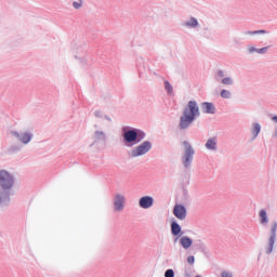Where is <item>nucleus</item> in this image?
I'll use <instances>...</instances> for the list:
<instances>
[{"mask_svg":"<svg viewBox=\"0 0 277 277\" xmlns=\"http://www.w3.org/2000/svg\"><path fill=\"white\" fill-rule=\"evenodd\" d=\"M200 116V108H198V104L194 101L188 102V106L185 108L183 116L180 120V128L181 129H187L194 120H196V117Z\"/></svg>","mask_w":277,"mask_h":277,"instance_id":"obj_1","label":"nucleus"},{"mask_svg":"<svg viewBox=\"0 0 277 277\" xmlns=\"http://www.w3.org/2000/svg\"><path fill=\"white\" fill-rule=\"evenodd\" d=\"M183 146H184V156L182 158L183 166H185L186 168H189V166H192V161L194 160V155L196 154V151L187 141H184Z\"/></svg>","mask_w":277,"mask_h":277,"instance_id":"obj_2","label":"nucleus"},{"mask_svg":"<svg viewBox=\"0 0 277 277\" xmlns=\"http://www.w3.org/2000/svg\"><path fill=\"white\" fill-rule=\"evenodd\" d=\"M153 148V143L145 141L137 147L131 150V157H142L143 155H146Z\"/></svg>","mask_w":277,"mask_h":277,"instance_id":"obj_3","label":"nucleus"},{"mask_svg":"<svg viewBox=\"0 0 277 277\" xmlns=\"http://www.w3.org/2000/svg\"><path fill=\"white\" fill-rule=\"evenodd\" d=\"M0 185L2 189H10L14 185V179L5 170L0 171Z\"/></svg>","mask_w":277,"mask_h":277,"instance_id":"obj_4","label":"nucleus"},{"mask_svg":"<svg viewBox=\"0 0 277 277\" xmlns=\"http://www.w3.org/2000/svg\"><path fill=\"white\" fill-rule=\"evenodd\" d=\"M276 230H277V223L273 222L271 225V237L268 240V247L266 249L267 254H272L274 250V243H276Z\"/></svg>","mask_w":277,"mask_h":277,"instance_id":"obj_5","label":"nucleus"},{"mask_svg":"<svg viewBox=\"0 0 277 277\" xmlns=\"http://www.w3.org/2000/svg\"><path fill=\"white\" fill-rule=\"evenodd\" d=\"M173 215H175L177 220H185V217H187V209L183 205H175L173 208Z\"/></svg>","mask_w":277,"mask_h":277,"instance_id":"obj_6","label":"nucleus"},{"mask_svg":"<svg viewBox=\"0 0 277 277\" xmlns=\"http://www.w3.org/2000/svg\"><path fill=\"white\" fill-rule=\"evenodd\" d=\"M123 140L128 146H133V142H137V132L135 130L124 132Z\"/></svg>","mask_w":277,"mask_h":277,"instance_id":"obj_7","label":"nucleus"},{"mask_svg":"<svg viewBox=\"0 0 277 277\" xmlns=\"http://www.w3.org/2000/svg\"><path fill=\"white\" fill-rule=\"evenodd\" d=\"M138 205L141 209H150L155 205V199L150 196H144L140 199Z\"/></svg>","mask_w":277,"mask_h":277,"instance_id":"obj_8","label":"nucleus"},{"mask_svg":"<svg viewBox=\"0 0 277 277\" xmlns=\"http://www.w3.org/2000/svg\"><path fill=\"white\" fill-rule=\"evenodd\" d=\"M124 209V196L116 195L115 197V210L122 211Z\"/></svg>","mask_w":277,"mask_h":277,"instance_id":"obj_9","label":"nucleus"},{"mask_svg":"<svg viewBox=\"0 0 277 277\" xmlns=\"http://www.w3.org/2000/svg\"><path fill=\"white\" fill-rule=\"evenodd\" d=\"M193 243H194V241L192 240V238H189L187 236H183L180 239V245L182 246V248H184V250H189V248H192Z\"/></svg>","mask_w":277,"mask_h":277,"instance_id":"obj_10","label":"nucleus"},{"mask_svg":"<svg viewBox=\"0 0 277 277\" xmlns=\"http://www.w3.org/2000/svg\"><path fill=\"white\" fill-rule=\"evenodd\" d=\"M12 135L18 137L19 141L23 142V144H29V142H31V134L29 133H24L19 135L17 132H12Z\"/></svg>","mask_w":277,"mask_h":277,"instance_id":"obj_11","label":"nucleus"},{"mask_svg":"<svg viewBox=\"0 0 277 277\" xmlns=\"http://www.w3.org/2000/svg\"><path fill=\"white\" fill-rule=\"evenodd\" d=\"M208 150H217V137L209 138L206 143Z\"/></svg>","mask_w":277,"mask_h":277,"instance_id":"obj_12","label":"nucleus"},{"mask_svg":"<svg viewBox=\"0 0 277 277\" xmlns=\"http://www.w3.org/2000/svg\"><path fill=\"white\" fill-rule=\"evenodd\" d=\"M202 109L205 114H215V106L212 103L205 102L202 104Z\"/></svg>","mask_w":277,"mask_h":277,"instance_id":"obj_13","label":"nucleus"},{"mask_svg":"<svg viewBox=\"0 0 277 277\" xmlns=\"http://www.w3.org/2000/svg\"><path fill=\"white\" fill-rule=\"evenodd\" d=\"M171 233L172 235H181V225H179V223L176 222H173L171 224Z\"/></svg>","mask_w":277,"mask_h":277,"instance_id":"obj_14","label":"nucleus"},{"mask_svg":"<svg viewBox=\"0 0 277 277\" xmlns=\"http://www.w3.org/2000/svg\"><path fill=\"white\" fill-rule=\"evenodd\" d=\"M260 222L261 224H267V222H269V219L267 217V212L265 210L260 211Z\"/></svg>","mask_w":277,"mask_h":277,"instance_id":"obj_15","label":"nucleus"},{"mask_svg":"<svg viewBox=\"0 0 277 277\" xmlns=\"http://www.w3.org/2000/svg\"><path fill=\"white\" fill-rule=\"evenodd\" d=\"M253 137H259V133H261V124L254 123L252 129Z\"/></svg>","mask_w":277,"mask_h":277,"instance_id":"obj_16","label":"nucleus"},{"mask_svg":"<svg viewBox=\"0 0 277 277\" xmlns=\"http://www.w3.org/2000/svg\"><path fill=\"white\" fill-rule=\"evenodd\" d=\"M187 27H198V19L192 17L189 22L186 23Z\"/></svg>","mask_w":277,"mask_h":277,"instance_id":"obj_17","label":"nucleus"},{"mask_svg":"<svg viewBox=\"0 0 277 277\" xmlns=\"http://www.w3.org/2000/svg\"><path fill=\"white\" fill-rule=\"evenodd\" d=\"M222 98H230V91L228 90H222L221 91Z\"/></svg>","mask_w":277,"mask_h":277,"instance_id":"obj_18","label":"nucleus"},{"mask_svg":"<svg viewBox=\"0 0 277 277\" xmlns=\"http://www.w3.org/2000/svg\"><path fill=\"white\" fill-rule=\"evenodd\" d=\"M164 89L167 90V92L169 93V94H172V84H170V82L169 81H164Z\"/></svg>","mask_w":277,"mask_h":277,"instance_id":"obj_19","label":"nucleus"},{"mask_svg":"<svg viewBox=\"0 0 277 277\" xmlns=\"http://www.w3.org/2000/svg\"><path fill=\"white\" fill-rule=\"evenodd\" d=\"M223 85H233V79L230 78H224L222 80Z\"/></svg>","mask_w":277,"mask_h":277,"instance_id":"obj_20","label":"nucleus"},{"mask_svg":"<svg viewBox=\"0 0 277 277\" xmlns=\"http://www.w3.org/2000/svg\"><path fill=\"white\" fill-rule=\"evenodd\" d=\"M164 277H174V271L173 269H167L164 273Z\"/></svg>","mask_w":277,"mask_h":277,"instance_id":"obj_21","label":"nucleus"},{"mask_svg":"<svg viewBox=\"0 0 277 277\" xmlns=\"http://www.w3.org/2000/svg\"><path fill=\"white\" fill-rule=\"evenodd\" d=\"M195 262H196V258H194V255H190V256L187 258V263L189 265H194Z\"/></svg>","mask_w":277,"mask_h":277,"instance_id":"obj_22","label":"nucleus"},{"mask_svg":"<svg viewBox=\"0 0 277 277\" xmlns=\"http://www.w3.org/2000/svg\"><path fill=\"white\" fill-rule=\"evenodd\" d=\"M247 34H249L250 36H254L256 34H266V32H265V30H256V31H249Z\"/></svg>","mask_w":277,"mask_h":277,"instance_id":"obj_23","label":"nucleus"},{"mask_svg":"<svg viewBox=\"0 0 277 277\" xmlns=\"http://www.w3.org/2000/svg\"><path fill=\"white\" fill-rule=\"evenodd\" d=\"M221 276H222V277H233V273L224 271V272L221 274Z\"/></svg>","mask_w":277,"mask_h":277,"instance_id":"obj_24","label":"nucleus"},{"mask_svg":"<svg viewBox=\"0 0 277 277\" xmlns=\"http://www.w3.org/2000/svg\"><path fill=\"white\" fill-rule=\"evenodd\" d=\"M74 8H75L76 10H79V8H81V3H79V2H74Z\"/></svg>","mask_w":277,"mask_h":277,"instance_id":"obj_25","label":"nucleus"},{"mask_svg":"<svg viewBox=\"0 0 277 277\" xmlns=\"http://www.w3.org/2000/svg\"><path fill=\"white\" fill-rule=\"evenodd\" d=\"M254 51H256V52H258V51H259V49L253 48V47L249 48V52H250V53H254Z\"/></svg>","mask_w":277,"mask_h":277,"instance_id":"obj_26","label":"nucleus"},{"mask_svg":"<svg viewBox=\"0 0 277 277\" xmlns=\"http://www.w3.org/2000/svg\"><path fill=\"white\" fill-rule=\"evenodd\" d=\"M267 51V48H262L258 50V53H265Z\"/></svg>","mask_w":277,"mask_h":277,"instance_id":"obj_27","label":"nucleus"},{"mask_svg":"<svg viewBox=\"0 0 277 277\" xmlns=\"http://www.w3.org/2000/svg\"><path fill=\"white\" fill-rule=\"evenodd\" d=\"M217 76H219V77H224V71L219 70V71H217Z\"/></svg>","mask_w":277,"mask_h":277,"instance_id":"obj_28","label":"nucleus"},{"mask_svg":"<svg viewBox=\"0 0 277 277\" xmlns=\"http://www.w3.org/2000/svg\"><path fill=\"white\" fill-rule=\"evenodd\" d=\"M272 120H274V122H277V116H274Z\"/></svg>","mask_w":277,"mask_h":277,"instance_id":"obj_29","label":"nucleus"}]
</instances>
